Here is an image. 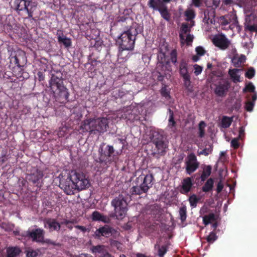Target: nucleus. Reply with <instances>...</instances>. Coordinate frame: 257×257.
Masks as SVG:
<instances>
[{
	"mask_svg": "<svg viewBox=\"0 0 257 257\" xmlns=\"http://www.w3.org/2000/svg\"><path fill=\"white\" fill-rule=\"evenodd\" d=\"M213 44L222 50L227 49L230 44V41L223 35L215 36L212 39Z\"/></svg>",
	"mask_w": 257,
	"mask_h": 257,
	"instance_id": "nucleus-15",
	"label": "nucleus"
},
{
	"mask_svg": "<svg viewBox=\"0 0 257 257\" xmlns=\"http://www.w3.org/2000/svg\"><path fill=\"white\" fill-rule=\"evenodd\" d=\"M45 228H48L50 232L59 231L61 228V224L54 218H45L44 220Z\"/></svg>",
	"mask_w": 257,
	"mask_h": 257,
	"instance_id": "nucleus-18",
	"label": "nucleus"
},
{
	"mask_svg": "<svg viewBox=\"0 0 257 257\" xmlns=\"http://www.w3.org/2000/svg\"><path fill=\"white\" fill-rule=\"evenodd\" d=\"M213 149L212 145H209L208 147H206L200 152H198V155H204L205 156H208L209 154L212 153Z\"/></svg>",
	"mask_w": 257,
	"mask_h": 257,
	"instance_id": "nucleus-34",
	"label": "nucleus"
},
{
	"mask_svg": "<svg viewBox=\"0 0 257 257\" xmlns=\"http://www.w3.org/2000/svg\"><path fill=\"white\" fill-rule=\"evenodd\" d=\"M111 205L114 207V213L109 214L110 218L116 217L117 219H123L127 211V203L124 195L122 194L115 197L111 201Z\"/></svg>",
	"mask_w": 257,
	"mask_h": 257,
	"instance_id": "nucleus-6",
	"label": "nucleus"
},
{
	"mask_svg": "<svg viewBox=\"0 0 257 257\" xmlns=\"http://www.w3.org/2000/svg\"><path fill=\"white\" fill-rule=\"evenodd\" d=\"M199 198L197 197L195 194H192L191 195L188 199V201L190 203V206L192 208H195L197 206V204L199 201Z\"/></svg>",
	"mask_w": 257,
	"mask_h": 257,
	"instance_id": "nucleus-33",
	"label": "nucleus"
},
{
	"mask_svg": "<svg viewBox=\"0 0 257 257\" xmlns=\"http://www.w3.org/2000/svg\"><path fill=\"white\" fill-rule=\"evenodd\" d=\"M245 136V128L244 126H241L239 127V135L238 138L242 140Z\"/></svg>",
	"mask_w": 257,
	"mask_h": 257,
	"instance_id": "nucleus-55",
	"label": "nucleus"
},
{
	"mask_svg": "<svg viewBox=\"0 0 257 257\" xmlns=\"http://www.w3.org/2000/svg\"><path fill=\"white\" fill-rule=\"evenodd\" d=\"M161 15V16L165 20L169 21L170 19V14H169L167 7L165 5L160 10L158 11Z\"/></svg>",
	"mask_w": 257,
	"mask_h": 257,
	"instance_id": "nucleus-28",
	"label": "nucleus"
},
{
	"mask_svg": "<svg viewBox=\"0 0 257 257\" xmlns=\"http://www.w3.org/2000/svg\"><path fill=\"white\" fill-rule=\"evenodd\" d=\"M218 81L216 83H213L215 86L214 93L218 96L222 97L225 95L228 91L230 83L228 80L218 78Z\"/></svg>",
	"mask_w": 257,
	"mask_h": 257,
	"instance_id": "nucleus-12",
	"label": "nucleus"
},
{
	"mask_svg": "<svg viewBox=\"0 0 257 257\" xmlns=\"http://www.w3.org/2000/svg\"><path fill=\"white\" fill-rule=\"evenodd\" d=\"M114 229L112 227L108 225H105L102 227L97 229L94 232L93 236L95 238H99L101 236H105L108 237L112 234V231Z\"/></svg>",
	"mask_w": 257,
	"mask_h": 257,
	"instance_id": "nucleus-17",
	"label": "nucleus"
},
{
	"mask_svg": "<svg viewBox=\"0 0 257 257\" xmlns=\"http://www.w3.org/2000/svg\"><path fill=\"white\" fill-rule=\"evenodd\" d=\"M217 239V236L214 231H212L206 237V239L207 241L210 243H213Z\"/></svg>",
	"mask_w": 257,
	"mask_h": 257,
	"instance_id": "nucleus-39",
	"label": "nucleus"
},
{
	"mask_svg": "<svg viewBox=\"0 0 257 257\" xmlns=\"http://www.w3.org/2000/svg\"><path fill=\"white\" fill-rule=\"evenodd\" d=\"M109 120L107 117L90 118L84 120L81 125L83 132L90 134L103 133L107 131Z\"/></svg>",
	"mask_w": 257,
	"mask_h": 257,
	"instance_id": "nucleus-5",
	"label": "nucleus"
},
{
	"mask_svg": "<svg viewBox=\"0 0 257 257\" xmlns=\"http://www.w3.org/2000/svg\"><path fill=\"white\" fill-rule=\"evenodd\" d=\"M8 160V155L7 150L3 149L2 151L0 157V164L5 163Z\"/></svg>",
	"mask_w": 257,
	"mask_h": 257,
	"instance_id": "nucleus-44",
	"label": "nucleus"
},
{
	"mask_svg": "<svg viewBox=\"0 0 257 257\" xmlns=\"http://www.w3.org/2000/svg\"><path fill=\"white\" fill-rule=\"evenodd\" d=\"M45 230L40 228L29 229L24 232L22 236L27 237L32 240L33 241L42 243L44 241Z\"/></svg>",
	"mask_w": 257,
	"mask_h": 257,
	"instance_id": "nucleus-10",
	"label": "nucleus"
},
{
	"mask_svg": "<svg viewBox=\"0 0 257 257\" xmlns=\"http://www.w3.org/2000/svg\"><path fill=\"white\" fill-rule=\"evenodd\" d=\"M170 60L172 63L176 64L177 62V52L176 49H173L170 53Z\"/></svg>",
	"mask_w": 257,
	"mask_h": 257,
	"instance_id": "nucleus-41",
	"label": "nucleus"
},
{
	"mask_svg": "<svg viewBox=\"0 0 257 257\" xmlns=\"http://www.w3.org/2000/svg\"><path fill=\"white\" fill-rule=\"evenodd\" d=\"M44 176L43 171L37 168H33L30 173L26 175V179L34 184H38Z\"/></svg>",
	"mask_w": 257,
	"mask_h": 257,
	"instance_id": "nucleus-16",
	"label": "nucleus"
},
{
	"mask_svg": "<svg viewBox=\"0 0 257 257\" xmlns=\"http://www.w3.org/2000/svg\"><path fill=\"white\" fill-rule=\"evenodd\" d=\"M49 84L56 101L65 103L68 101L69 93L68 89L64 85L62 73L57 72L52 74Z\"/></svg>",
	"mask_w": 257,
	"mask_h": 257,
	"instance_id": "nucleus-2",
	"label": "nucleus"
},
{
	"mask_svg": "<svg viewBox=\"0 0 257 257\" xmlns=\"http://www.w3.org/2000/svg\"><path fill=\"white\" fill-rule=\"evenodd\" d=\"M244 30L245 31H249L251 33L257 32V25L251 24L250 22H247L244 24Z\"/></svg>",
	"mask_w": 257,
	"mask_h": 257,
	"instance_id": "nucleus-31",
	"label": "nucleus"
},
{
	"mask_svg": "<svg viewBox=\"0 0 257 257\" xmlns=\"http://www.w3.org/2000/svg\"><path fill=\"white\" fill-rule=\"evenodd\" d=\"M58 41L59 43H62L66 48H68L71 46L72 43L71 39L66 37H62L60 35L58 36Z\"/></svg>",
	"mask_w": 257,
	"mask_h": 257,
	"instance_id": "nucleus-29",
	"label": "nucleus"
},
{
	"mask_svg": "<svg viewBox=\"0 0 257 257\" xmlns=\"http://www.w3.org/2000/svg\"><path fill=\"white\" fill-rule=\"evenodd\" d=\"M169 112V126L172 127L175 126L176 122L174 118L173 111L169 108L168 109Z\"/></svg>",
	"mask_w": 257,
	"mask_h": 257,
	"instance_id": "nucleus-36",
	"label": "nucleus"
},
{
	"mask_svg": "<svg viewBox=\"0 0 257 257\" xmlns=\"http://www.w3.org/2000/svg\"><path fill=\"white\" fill-rule=\"evenodd\" d=\"M180 219L182 222L186 221L187 218V207L185 205L182 206L179 210Z\"/></svg>",
	"mask_w": 257,
	"mask_h": 257,
	"instance_id": "nucleus-30",
	"label": "nucleus"
},
{
	"mask_svg": "<svg viewBox=\"0 0 257 257\" xmlns=\"http://www.w3.org/2000/svg\"><path fill=\"white\" fill-rule=\"evenodd\" d=\"M212 167L210 165L204 166L200 176L201 180L204 181L211 174Z\"/></svg>",
	"mask_w": 257,
	"mask_h": 257,
	"instance_id": "nucleus-23",
	"label": "nucleus"
},
{
	"mask_svg": "<svg viewBox=\"0 0 257 257\" xmlns=\"http://www.w3.org/2000/svg\"><path fill=\"white\" fill-rule=\"evenodd\" d=\"M21 252V250L18 247H9L7 249V257H16Z\"/></svg>",
	"mask_w": 257,
	"mask_h": 257,
	"instance_id": "nucleus-21",
	"label": "nucleus"
},
{
	"mask_svg": "<svg viewBox=\"0 0 257 257\" xmlns=\"http://www.w3.org/2000/svg\"><path fill=\"white\" fill-rule=\"evenodd\" d=\"M220 23L222 26H226L229 24L230 22L225 16H221L219 18Z\"/></svg>",
	"mask_w": 257,
	"mask_h": 257,
	"instance_id": "nucleus-54",
	"label": "nucleus"
},
{
	"mask_svg": "<svg viewBox=\"0 0 257 257\" xmlns=\"http://www.w3.org/2000/svg\"><path fill=\"white\" fill-rule=\"evenodd\" d=\"M143 31V27L138 23H134L133 25L127 27L117 37L116 44L119 46L118 56L124 50L132 51L135 45L137 36Z\"/></svg>",
	"mask_w": 257,
	"mask_h": 257,
	"instance_id": "nucleus-1",
	"label": "nucleus"
},
{
	"mask_svg": "<svg viewBox=\"0 0 257 257\" xmlns=\"http://www.w3.org/2000/svg\"><path fill=\"white\" fill-rule=\"evenodd\" d=\"M104 250V246L101 245H98L94 246L92 247V250L94 253H101Z\"/></svg>",
	"mask_w": 257,
	"mask_h": 257,
	"instance_id": "nucleus-48",
	"label": "nucleus"
},
{
	"mask_svg": "<svg viewBox=\"0 0 257 257\" xmlns=\"http://www.w3.org/2000/svg\"><path fill=\"white\" fill-rule=\"evenodd\" d=\"M154 177L152 173L147 170L142 173L136 179L137 185L132 187L130 189V193L132 195H141L146 194L149 190L152 187Z\"/></svg>",
	"mask_w": 257,
	"mask_h": 257,
	"instance_id": "nucleus-4",
	"label": "nucleus"
},
{
	"mask_svg": "<svg viewBox=\"0 0 257 257\" xmlns=\"http://www.w3.org/2000/svg\"><path fill=\"white\" fill-rule=\"evenodd\" d=\"M161 94L163 97H165L166 98H169L170 97V92L167 89L166 86H164L162 88L161 90Z\"/></svg>",
	"mask_w": 257,
	"mask_h": 257,
	"instance_id": "nucleus-49",
	"label": "nucleus"
},
{
	"mask_svg": "<svg viewBox=\"0 0 257 257\" xmlns=\"http://www.w3.org/2000/svg\"><path fill=\"white\" fill-rule=\"evenodd\" d=\"M239 140L240 139L238 137L233 139L231 141V147L234 149H238L239 147V143H238Z\"/></svg>",
	"mask_w": 257,
	"mask_h": 257,
	"instance_id": "nucleus-46",
	"label": "nucleus"
},
{
	"mask_svg": "<svg viewBox=\"0 0 257 257\" xmlns=\"http://www.w3.org/2000/svg\"><path fill=\"white\" fill-rule=\"evenodd\" d=\"M194 73L195 75L198 76L201 73L202 71V67L197 64H195L194 65Z\"/></svg>",
	"mask_w": 257,
	"mask_h": 257,
	"instance_id": "nucleus-53",
	"label": "nucleus"
},
{
	"mask_svg": "<svg viewBox=\"0 0 257 257\" xmlns=\"http://www.w3.org/2000/svg\"><path fill=\"white\" fill-rule=\"evenodd\" d=\"M100 221L104 223H109L110 222V218L109 217L102 215Z\"/></svg>",
	"mask_w": 257,
	"mask_h": 257,
	"instance_id": "nucleus-60",
	"label": "nucleus"
},
{
	"mask_svg": "<svg viewBox=\"0 0 257 257\" xmlns=\"http://www.w3.org/2000/svg\"><path fill=\"white\" fill-rule=\"evenodd\" d=\"M254 103L251 101H247L245 103V108L247 111H251L253 109Z\"/></svg>",
	"mask_w": 257,
	"mask_h": 257,
	"instance_id": "nucleus-52",
	"label": "nucleus"
},
{
	"mask_svg": "<svg viewBox=\"0 0 257 257\" xmlns=\"http://www.w3.org/2000/svg\"><path fill=\"white\" fill-rule=\"evenodd\" d=\"M214 184V180L212 178L208 179L202 187V190L204 192H208L212 190Z\"/></svg>",
	"mask_w": 257,
	"mask_h": 257,
	"instance_id": "nucleus-26",
	"label": "nucleus"
},
{
	"mask_svg": "<svg viewBox=\"0 0 257 257\" xmlns=\"http://www.w3.org/2000/svg\"><path fill=\"white\" fill-rule=\"evenodd\" d=\"M217 217L213 213L205 215L203 217V222L205 225L209 224L212 222L215 221Z\"/></svg>",
	"mask_w": 257,
	"mask_h": 257,
	"instance_id": "nucleus-25",
	"label": "nucleus"
},
{
	"mask_svg": "<svg viewBox=\"0 0 257 257\" xmlns=\"http://www.w3.org/2000/svg\"><path fill=\"white\" fill-rule=\"evenodd\" d=\"M70 173L71 178L77 190L81 191L89 187V181L84 173L79 170H72Z\"/></svg>",
	"mask_w": 257,
	"mask_h": 257,
	"instance_id": "nucleus-7",
	"label": "nucleus"
},
{
	"mask_svg": "<svg viewBox=\"0 0 257 257\" xmlns=\"http://www.w3.org/2000/svg\"><path fill=\"white\" fill-rule=\"evenodd\" d=\"M186 171L188 174L195 172L198 168L199 163L197 161L196 156L192 153L187 156V160L185 162Z\"/></svg>",
	"mask_w": 257,
	"mask_h": 257,
	"instance_id": "nucleus-14",
	"label": "nucleus"
},
{
	"mask_svg": "<svg viewBox=\"0 0 257 257\" xmlns=\"http://www.w3.org/2000/svg\"><path fill=\"white\" fill-rule=\"evenodd\" d=\"M233 20H234V22L233 24L236 27H238V30H239L240 29V27L239 26L238 22L237 21L236 17H234Z\"/></svg>",
	"mask_w": 257,
	"mask_h": 257,
	"instance_id": "nucleus-63",
	"label": "nucleus"
},
{
	"mask_svg": "<svg viewBox=\"0 0 257 257\" xmlns=\"http://www.w3.org/2000/svg\"><path fill=\"white\" fill-rule=\"evenodd\" d=\"M37 77L39 81H44L45 79V74L42 71H39L37 73Z\"/></svg>",
	"mask_w": 257,
	"mask_h": 257,
	"instance_id": "nucleus-58",
	"label": "nucleus"
},
{
	"mask_svg": "<svg viewBox=\"0 0 257 257\" xmlns=\"http://www.w3.org/2000/svg\"><path fill=\"white\" fill-rule=\"evenodd\" d=\"M192 4L196 7H199L201 5V0H192Z\"/></svg>",
	"mask_w": 257,
	"mask_h": 257,
	"instance_id": "nucleus-62",
	"label": "nucleus"
},
{
	"mask_svg": "<svg viewBox=\"0 0 257 257\" xmlns=\"http://www.w3.org/2000/svg\"><path fill=\"white\" fill-rule=\"evenodd\" d=\"M179 74L184 81L186 88H188L191 84V77L188 70V63L184 59H182L179 63Z\"/></svg>",
	"mask_w": 257,
	"mask_h": 257,
	"instance_id": "nucleus-13",
	"label": "nucleus"
},
{
	"mask_svg": "<svg viewBox=\"0 0 257 257\" xmlns=\"http://www.w3.org/2000/svg\"><path fill=\"white\" fill-rule=\"evenodd\" d=\"M245 61V57L243 55H241L238 58H233L232 59V63L233 65L235 67H239L241 66L242 63H243Z\"/></svg>",
	"mask_w": 257,
	"mask_h": 257,
	"instance_id": "nucleus-32",
	"label": "nucleus"
},
{
	"mask_svg": "<svg viewBox=\"0 0 257 257\" xmlns=\"http://www.w3.org/2000/svg\"><path fill=\"white\" fill-rule=\"evenodd\" d=\"M185 16L186 17V20L187 21H190L195 18V12L192 9H187L185 12Z\"/></svg>",
	"mask_w": 257,
	"mask_h": 257,
	"instance_id": "nucleus-35",
	"label": "nucleus"
},
{
	"mask_svg": "<svg viewBox=\"0 0 257 257\" xmlns=\"http://www.w3.org/2000/svg\"><path fill=\"white\" fill-rule=\"evenodd\" d=\"M42 243H46L48 245H52L53 246H60L61 244L59 242H57L55 241H54L51 239H46L44 238V241L42 242Z\"/></svg>",
	"mask_w": 257,
	"mask_h": 257,
	"instance_id": "nucleus-43",
	"label": "nucleus"
},
{
	"mask_svg": "<svg viewBox=\"0 0 257 257\" xmlns=\"http://www.w3.org/2000/svg\"><path fill=\"white\" fill-rule=\"evenodd\" d=\"M239 71L240 69L235 68L233 69H230L228 71V74L234 83H236L241 81L240 75L237 74Z\"/></svg>",
	"mask_w": 257,
	"mask_h": 257,
	"instance_id": "nucleus-22",
	"label": "nucleus"
},
{
	"mask_svg": "<svg viewBox=\"0 0 257 257\" xmlns=\"http://www.w3.org/2000/svg\"><path fill=\"white\" fill-rule=\"evenodd\" d=\"M223 3L226 6L231 5L233 3V0H224Z\"/></svg>",
	"mask_w": 257,
	"mask_h": 257,
	"instance_id": "nucleus-64",
	"label": "nucleus"
},
{
	"mask_svg": "<svg viewBox=\"0 0 257 257\" xmlns=\"http://www.w3.org/2000/svg\"><path fill=\"white\" fill-rule=\"evenodd\" d=\"M255 75V70L253 67L249 68L245 73V76L248 78H252Z\"/></svg>",
	"mask_w": 257,
	"mask_h": 257,
	"instance_id": "nucleus-42",
	"label": "nucleus"
},
{
	"mask_svg": "<svg viewBox=\"0 0 257 257\" xmlns=\"http://www.w3.org/2000/svg\"><path fill=\"white\" fill-rule=\"evenodd\" d=\"M182 186L180 192L183 194H187L191 190L193 185L191 178L186 177L182 181Z\"/></svg>",
	"mask_w": 257,
	"mask_h": 257,
	"instance_id": "nucleus-19",
	"label": "nucleus"
},
{
	"mask_svg": "<svg viewBox=\"0 0 257 257\" xmlns=\"http://www.w3.org/2000/svg\"><path fill=\"white\" fill-rule=\"evenodd\" d=\"M13 8L19 13L21 11H25L29 18L33 17L34 8L35 7L34 3L30 1L15 0L13 3Z\"/></svg>",
	"mask_w": 257,
	"mask_h": 257,
	"instance_id": "nucleus-8",
	"label": "nucleus"
},
{
	"mask_svg": "<svg viewBox=\"0 0 257 257\" xmlns=\"http://www.w3.org/2000/svg\"><path fill=\"white\" fill-rule=\"evenodd\" d=\"M75 227L76 228H77V229L80 230L81 231H82L83 232H85L87 231H88L89 232L90 231V229L87 228L85 226H81V225H77L75 226Z\"/></svg>",
	"mask_w": 257,
	"mask_h": 257,
	"instance_id": "nucleus-59",
	"label": "nucleus"
},
{
	"mask_svg": "<svg viewBox=\"0 0 257 257\" xmlns=\"http://www.w3.org/2000/svg\"><path fill=\"white\" fill-rule=\"evenodd\" d=\"M223 188V186L222 183L220 182H218L217 185L216 191L217 193H220Z\"/></svg>",
	"mask_w": 257,
	"mask_h": 257,
	"instance_id": "nucleus-61",
	"label": "nucleus"
},
{
	"mask_svg": "<svg viewBox=\"0 0 257 257\" xmlns=\"http://www.w3.org/2000/svg\"><path fill=\"white\" fill-rule=\"evenodd\" d=\"M255 87L251 82H249L243 89V91H248L250 92H254Z\"/></svg>",
	"mask_w": 257,
	"mask_h": 257,
	"instance_id": "nucleus-50",
	"label": "nucleus"
},
{
	"mask_svg": "<svg viewBox=\"0 0 257 257\" xmlns=\"http://www.w3.org/2000/svg\"><path fill=\"white\" fill-rule=\"evenodd\" d=\"M151 139L157 149L156 153L160 155H163L166 152L167 144L165 141L163 135L157 132H155L153 133Z\"/></svg>",
	"mask_w": 257,
	"mask_h": 257,
	"instance_id": "nucleus-9",
	"label": "nucleus"
},
{
	"mask_svg": "<svg viewBox=\"0 0 257 257\" xmlns=\"http://www.w3.org/2000/svg\"><path fill=\"white\" fill-rule=\"evenodd\" d=\"M118 21L122 22H126V23L130 24L131 25H133L134 23H137L134 22L133 19L131 18L129 16H120L119 17Z\"/></svg>",
	"mask_w": 257,
	"mask_h": 257,
	"instance_id": "nucleus-40",
	"label": "nucleus"
},
{
	"mask_svg": "<svg viewBox=\"0 0 257 257\" xmlns=\"http://www.w3.org/2000/svg\"><path fill=\"white\" fill-rule=\"evenodd\" d=\"M165 5L161 0H149L148 3L150 8L157 11L160 10Z\"/></svg>",
	"mask_w": 257,
	"mask_h": 257,
	"instance_id": "nucleus-20",
	"label": "nucleus"
},
{
	"mask_svg": "<svg viewBox=\"0 0 257 257\" xmlns=\"http://www.w3.org/2000/svg\"><path fill=\"white\" fill-rule=\"evenodd\" d=\"M167 251V246L165 245H162L161 247L159 246L158 249V255L160 257H163Z\"/></svg>",
	"mask_w": 257,
	"mask_h": 257,
	"instance_id": "nucleus-47",
	"label": "nucleus"
},
{
	"mask_svg": "<svg viewBox=\"0 0 257 257\" xmlns=\"http://www.w3.org/2000/svg\"><path fill=\"white\" fill-rule=\"evenodd\" d=\"M190 30L188 28V25L186 24H183L181 27V32L183 34H186Z\"/></svg>",
	"mask_w": 257,
	"mask_h": 257,
	"instance_id": "nucleus-56",
	"label": "nucleus"
},
{
	"mask_svg": "<svg viewBox=\"0 0 257 257\" xmlns=\"http://www.w3.org/2000/svg\"><path fill=\"white\" fill-rule=\"evenodd\" d=\"M197 55L201 56L205 54V51L204 48L201 46H198L195 49Z\"/></svg>",
	"mask_w": 257,
	"mask_h": 257,
	"instance_id": "nucleus-51",
	"label": "nucleus"
},
{
	"mask_svg": "<svg viewBox=\"0 0 257 257\" xmlns=\"http://www.w3.org/2000/svg\"><path fill=\"white\" fill-rule=\"evenodd\" d=\"M38 255V252L34 250H29L27 253L28 257H37Z\"/></svg>",
	"mask_w": 257,
	"mask_h": 257,
	"instance_id": "nucleus-57",
	"label": "nucleus"
},
{
	"mask_svg": "<svg viewBox=\"0 0 257 257\" xmlns=\"http://www.w3.org/2000/svg\"><path fill=\"white\" fill-rule=\"evenodd\" d=\"M233 116H223L221 120V126L224 128L229 127L233 121Z\"/></svg>",
	"mask_w": 257,
	"mask_h": 257,
	"instance_id": "nucleus-24",
	"label": "nucleus"
},
{
	"mask_svg": "<svg viewBox=\"0 0 257 257\" xmlns=\"http://www.w3.org/2000/svg\"><path fill=\"white\" fill-rule=\"evenodd\" d=\"M179 37L181 41L185 40V36L183 35V34L180 33L179 34ZM193 35H191L189 34L186 36L185 41H186V43L187 44V45H189L190 43H191L193 41Z\"/></svg>",
	"mask_w": 257,
	"mask_h": 257,
	"instance_id": "nucleus-37",
	"label": "nucleus"
},
{
	"mask_svg": "<svg viewBox=\"0 0 257 257\" xmlns=\"http://www.w3.org/2000/svg\"><path fill=\"white\" fill-rule=\"evenodd\" d=\"M102 214L97 211H94L91 216V218L93 221H100Z\"/></svg>",
	"mask_w": 257,
	"mask_h": 257,
	"instance_id": "nucleus-45",
	"label": "nucleus"
},
{
	"mask_svg": "<svg viewBox=\"0 0 257 257\" xmlns=\"http://www.w3.org/2000/svg\"><path fill=\"white\" fill-rule=\"evenodd\" d=\"M118 153L115 152L112 146L102 143L99 146L98 153L93 154V159L95 163L100 165H107L118 159Z\"/></svg>",
	"mask_w": 257,
	"mask_h": 257,
	"instance_id": "nucleus-3",
	"label": "nucleus"
},
{
	"mask_svg": "<svg viewBox=\"0 0 257 257\" xmlns=\"http://www.w3.org/2000/svg\"><path fill=\"white\" fill-rule=\"evenodd\" d=\"M26 58L23 55H15L14 57H12L11 61H13L14 63L18 67H21L23 66L24 63H22L21 60H25Z\"/></svg>",
	"mask_w": 257,
	"mask_h": 257,
	"instance_id": "nucleus-27",
	"label": "nucleus"
},
{
	"mask_svg": "<svg viewBox=\"0 0 257 257\" xmlns=\"http://www.w3.org/2000/svg\"><path fill=\"white\" fill-rule=\"evenodd\" d=\"M205 123L203 121H201L199 123V137L202 138L204 136Z\"/></svg>",
	"mask_w": 257,
	"mask_h": 257,
	"instance_id": "nucleus-38",
	"label": "nucleus"
},
{
	"mask_svg": "<svg viewBox=\"0 0 257 257\" xmlns=\"http://www.w3.org/2000/svg\"><path fill=\"white\" fill-rule=\"evenodd\" d=\"M59 187L67 195H71L74 194V191L76 189L71 178V173L67 176L66 178L63 177L60 178Z\"/></svg>",
	"mask_w": 257,
	"mask_h": 257,
	"instance_id": "nucleus-11",
	"label": "nucleus"
}]
</instances>
